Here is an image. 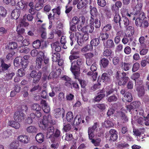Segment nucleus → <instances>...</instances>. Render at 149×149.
<instances>
[{
    "label": "nucleus",
    "mask_w": 149,
    "mask_h": 149,
    "mask_svg": "<svg viewBox=\"0 0 149 149\" xmlns=\"http://www.w3.org/2000/svg\"><path fill=\"white\" fill-rule=\"evenodd\" d=\"M90 21V25L83 27L81 30L84 32L86 33H84L83 36L79 33H77L76 34L77 43L80 46L82 45L84 41L88 39V34L87 32L91 33L94 30V20L92 17H91Z\"/></svg>",
    "instance_id": "nucleus-1"
},
{
    "label": "nucleus",
    "mask_w": 149,
    "mask_h": 149,
    "mask_svg": "<svg viewBox=\"0 0 149 149\" xmlns=\"http://www.w3.org/2000/svg\"><path fill=\"white\" fill-rule=\"evenodd\" d=\"M51 116L48 115L47 116H44L43 118L39 123V127L43 130H46L49 123H52Z\"/></svg>",
    "instance_id": "nucleus-2"
},
{
    "label": "nucleus",
    "mask_w": 149,
    "mask_h": 149,
    "mask_svg": "<svg viewBox=\"0 0 149 149\" xmlns=\"http://www.w3.org/2000/svg\"><path fill=\"white\" fill-rule=\"evenodd\" d=\"M76 62L74 61L72 63L70 70L75 76L76 79H78V76L80 74V68L79 67L76 65Z\"/></svg>",
    "instance_id": "nucleus-3"
},
{
    "label": "nucleus",
    "mask_w": 149,
    "mask_h": 149,
    "mask_svg": "<svg viewBox=\"0 0 149 149\" xmlns=\"http://www.w3.org/2000/svg\"><path fill=\"white\" fill-rule=\"evenodd\" d=\"M41 72H40L37 73L35 71H33L30 74V76L33 78V82L35 83L38 82L40 80L41 76Z\"/></svg>",
    "instance_id": "nucleus-4"
},
{
    "label": "nucleus",
    "mask_w": 149,
    "mask_h": 149,
    "mask_svg": "<svg viewBox=\"0 0 149 149\" xmlns=\"http://www.w3.org/2000/svg\"><path fill=\"white\" fill-rule=\"evenodd\" d=\"M14 118L15 120L19 122H21L24 119L25 115L22 112L18 111L15 113Z\"/></svg>",
    "instance_id": "nucleus-5"
},
{
    "label": "nucleus",
    "mask_w": 149,
    "mask_h": 149,
    "mask_svg": "<svg viewBox=\"0 0 149 149\" xmlns=\"http://www.w3.org/2000/svg\"><path fill=\"white\" fill-rule=\"evenodd\" d=\"M141 103L139 101H135L131 103L130 105L126 106L127 110L130 112H132L134 111V109L136 108L139 107Z\"/></svg>",
    "instance_id": "nucleus-6"
},
{
    "label": "nucleus",
    "mask_w": 149,
    "mask_h": 149,
    "mask_svg": "<svg viewBox=\"0 0 149 149\" xmlns=\"http://www.w3.org/2000/svg\"><path fill=\"white\" fill-rule=\"evenodd\" d=\"M44 57V54L42 52H39L38 57L37 58L36 60V68L39 70L41 68L42 64V57Z\"/></svg>",
    "instance_id": "nucleus-7"
},
{
    "label": "nucleus",
    "mask_w": 149,
    "mask_h": 149,
    "mask_svg": "<svg viewBox=\"0 0 149 149\" xmlns=\"http://www.w3.org/2000/svg\"><path fill=\"white\" fill-rule=\"evenodd\" d=\"M65 111L62 108H57L54 109V114L55 117L56 118L60 117L62 116V118L64 117V113Z\"/></svg>",
    "instance_id": "nucleus-8"
},
{
    "label": "nucleus",
    "mask_w": 149,
    "mask_h": 149,
    "mask_svg": "<svg viewBox=\"0 0 149 149\" xmlns=\"http://www.w3.org/2000/svg\"><path fill=\"white\" fill-rule=\"evenodd\" d=\"M86 22L85 18L84 16H82L79 18L77 24V28L78 30H81L83 28L82 26L84 25Z\"/></svg>",
    "instance_id": "nucleus-9"
},
{
    "label": "nucleus",
    "mask_w": 149,
    "mask_h": 149,
    "mask_svg": "<svg viewBox=\"0 0 149 149\" xmlns=\"http://www.w3.org/2000/svg\"><path fill=\"white\" fill-rule=\"evenodd\" d=\"M18 141L23 143H27L29 142V138L28 136L22 135L19 136L17 138Z\"/></svg>",
    "instance_id": "nucleus-10"
},
{
    "label": "nucleus",
    "mask_w": 149,
    "mask_h": 149,
    "mask_svg": "<svg viewBox=\"0 0 149 149\" xmlns=\"http://www.w3.org/2000/svg\"><path fill=\"white\" fill-rule=\"evenodd\" d=\"M41 104L42 105V108L44 111L46 113H49L50 111V108L45 101L42 100L41 101Z\"/></svg>",
    "instance_id": "nucleus-11"
},
{
    "label": "nucleus",
    "mask_w": 149,
    "mask_h": 149,
    "mask_svg": "<svg viewBox=\"0 0 149 149\" xmlns=\"http://www.w3.org/2000/svg\"><path fill=\"white\" fill-rule=\"evenodd\" d=\"M122 74L123 77L118 82V84L120 86L125 85L129 79L128 77L125 76V73H122Z\"/></svg>",
    "instance_id": "nucleus-12"
},
{
    "label": "nucleus",
    "mask_w": 149,
    "mask_h": 149,
    "mask_svg": "<svg viewBox=\"0 0 149 149\" xmlns=\"http://www.w3.org/2000/svg\"><path fill=\"white\" fill-rule=\"evenodd\" d=\"M51 46L53 50H55L57 52H60L61 50L60 44L58 42H56L52 43Z\"/></svg>",
    "instance_id": "nucleus-13"
},
{
    "label": "nucleus",
    "mask_w": 149,
    "mask_h": 149,
    "mask_svg": "<svg viewBox=\"0 0 149 149\" xmlns=\"http://www.w3.org/2000/svg\"><path fill=\"white\" fill-rule=\"evenodd\" d=\"M104 47L107 48H112L114 47V45L113 41L111 39L107 40L104 42Z\"/></svg>",
    "instance_id": "nucleus-14"
},
{
    "label": "nucleus",
    "mask_w": 149,
    "mask_h": 149,
    "mask_svg": "<svg viewBox=\"0 0 149 149\" xmlns=\"http://www.w3.org/2000/svg\"><path fill=\"white\" fill-rule=\"evenodd\" d=\"M20 14V11L17 9L13 10L11 13V16L13 19H17L19 17Z\"/></svg>",
    "instance_id": "nucleus-15"
},
{
    "label": "nucleus",
    "mask_w": 149,
    "mask_h": 149,
    "mask_svg": "<svg viewBox=\"0 0 149 149\" xmlns=\"http://www.w3.org/2000/svg\"><path fill=\"white\" fill-rule=\"evenodd\" d=\"M8 125L9 126L16 129H18L20 127V125L19 123L14 120L9 121Z\"/></svg>",
    "instance_id": "nucleus-16"
},
{
    "label": "nucleus",
    "mask_w": 149,
    "mask_h": 149,
    "mask_svg": "<svg viewBox=\"0 0 149 149\" xmlns=\"http://www.w3.org/2000/svg\"><path fill=\"white\" fill-rule=\"evenodd\" d=\"M54 128L53 126L49 127L47 130V136L49 138H52L54 135Z\"/></svg>",
    "instance_id": "nucleus-17"
},
{
    "label": "nucleus",
    "mask_w": 149,
    "mask_h": 149,
    "mask_svg": "<svg viewBox=\"0 0 149 149\" xmlns=\"http://www.w3.org/2000/svg\"><path fill=\"white\" fill-rule=\"evenodd\" d=\"M27 132L29 133H36L38 132V128L34 126H30L26 128Z\"/></svg>",
    "instance_id": "nucleus-18"
},
{
    "label": "nucleus",
    "mask_w": 149,
    "mask_h": 149,
    "mask_svg": "<svg viewBox=\"0 0 149 149\" xmlns=\"http://www.w3.org/2000/svg\"><path fill=\"white\" fill-rule=\"evenodd\" d=\"M102 79L103 82L107 83L111 81V79L110 76L106 73H103L102 76Z\"/></svg>",
    "instance_id": "nucleus-19"
},
{
    "label": "nucleus",
    "mask_w": 149,
    "mask_h": 149,
    "mask_svg": "<svg viewBox=\"0 0 149 149\" xmlns=\"http://www.w3.org/2000/svg\"><path fill=\"white\" fill-rule=\"evenodd\" d=\"M35 138L37 142L39 143H42L44 141V135L42 133H39L36 135Z\"/></svg>",
    "instance_id": "nucleus-20"
},
{
    "label": "nucleus",
    "mask_w": 149,
    "mask_h": 149,
    "mask_svg": "<svg viewBox=\"0 0 149 149\" xmlns=\"http://www.w3.org/2000/svg\"><path fill=\"white\" fill-rule=\"evenodd\" d=\"M52 11L54 13L52 17L54 18L57 19L60 14V7H58L56 8L52 9Z\"/></svg>",
    "instance_id": "nucleus-21"
},
{
    "label": "nucleus",
    "mask_w": 149,
    "mask_h": 149,
    "mask_svg": "<svg viewBox=\"0 0 149 149\" xmlns=\"http://www.w3.org/2000/svg\"><path fill=\"white\" fill-rule=\"evenodd\" d=\"M122 3L120 1H117L115 4L113 5L111 7V9L113 10L117 11L118 10L119 8L122 6Z\"/></svg>",
    "instance_id": "nucleus-22"
},
{
    "label": "nucleus",
    "mask_w": 149,
    "mask_h": 149,
    "mask_svg": "<svg viewBox=\"0 0 149 149\" xmlns=\"http://www.w3.org/2000/svg\"><path fill=\"white\" fill-rule=\"evenodd\" d=\"M88 0H81L77 5L78 9H80L85 6L88 3Z\"/></svg>",
    "instance_id": "nucleus-23"
},
{
    "label": "nucleus",
    "mask_w": 149,
    "mask_h": 149,
    "mask_svg": "<svg viewBox=\"0 0 149 149\" xmlns=\"http://www.w3.org/2000/svg\"><path fill=\"white\" fill-rule=\"evenodd\" d=\"M26 16V15H25L23 16V19H21L20 20L19 23V26H23L25 27H27L29 25V23L25 22L26 19H24Z\"/></svg>",
    "instance_id": "nucleus-24"
},
{
    "label": "nucleus",
    "mask_w": 149,
    "mask_h": 149,
    "mask_svg": "<svg viewBox=\"0 0 149 149\" xmlns=\"http://www.w3.org/2000/svg\"><path fill=\"white\" fill-rule=\"evenodd\" d=\"M0 62L1 63V67L4 71L7 70L11 66L10 64H7L4 63L2 58H0Z\"/></svg>",
    "instance_id": "nucleus-25"
},
{
    "label": "nucleus",
    "mask_w": 149,
    "mask_h": 149,
    "mask_svg": "<svg viewBox=\"0 0 149 149\" xmlns=\"http://www.w3.org/2000/svg\"><path fill=\"white\" fill-rule=\"evenodd\" d=\"M137 91H138V95L139 97L142 96L144 94V88L143 86H140L138 87Z\"/></svg>",
    "instance_id": "nucleus-26"
},
{
    "label": "nucleus",
    "mask_w": 149,
    "mask_h": 149,
    "mask_svg": "<svg viewBox=\"0 0 149 149\" xmlns=\"http://www.w3.org/2000/svg\"><path fill=\"white\" fill-rule=\"evenodd\" d=\"M56 139L54 140L53 138L51 139V141L52 142V143L51 144V146L53 149H57L58 146L59 144L58 140Z\"/></svg>",
    "instance_id": "nucleus-27"
},
{
    "label": "nucleus",
    "mask_w": 149,
    "mask_h": 149,
    "mask_svg": "<svg viewBox=\"0 0 149 149\" xmlns=\"http://www.w3.org/2000/svg\"><path fill=\"white\" fill-rule=\"evenodd\" d=\"M73 118L74 115L72 112L69 111L67 113L66 116V118L68 121L71 122L73 120Z\"/></svg>",
    "instance_id": "nucleus-28"
},
{
    "label": "nucleus",
    "mask_w": 149,
    "mask_h": 149,
    "mask_svg": "<svg viewBox=\"0 0 149 149\" xmlns=\"http://www.w3.org/2000/svg\"><path fill=\"white\" fill-rule=\"evenodd\" d=\"M22 60V58L21 57H18L15 58L14 61V65L17 67L19 66L21 64Z\"/></svg>",
    "instance_id": "nucleus-29"
},
{
    "label": "nucleus",
    "mask_w": 149,
    "mask_h": 149,
    "mask_svg": "<svg viewBox=\"0 0 149 149\" xmlns=\"http://www.w3.org/2000/svg\"><path fill=\"white\" fill-rule=\"evenodd\" d=\"M60 54L58 53H54L52 55V60L53 62H56L59 60Z\"/></svg>",
    "instance_id": "nucleus-30"
},
{
    "label": "nucleus",
    "mask_w": 149,
    "mask_h": 149,
    "mask_svg": "<svg viewBox=\"0 0 149 149\" xmlns=\"http://www.w3.org/2000/svg\"><path fill=\"white\" fill-rule=\"evenodd\" d=\"M15 75V73L13 72L7 73L5 75V79L7 81L11 79Z\"/></svg>",
    "instance_id": "nucleus-31"
},
{
    "label": "nucleus",
    "mask_w": 149,
    "mask_h": 149,
    "mask_svg": "<svg viewBox=\"0 0 149 149\" xmlns=\"http://www.w3.org/2000/svg\"><path fill=\"white\" fill-rule=\"evenodd\" d=\"M103 126L106 127H111L113 126V123L110 121L107 120L105 121L104 123L102 124Z\"/></svg>",
    "instance_id": "nucleus-32"
},
{
    "label": "nucleus",
    "mask_w": 149,
    "mask_h": 149,
    "mask_svg": "<svg viewBox=\"0 0 149 149\" xmlns=\"http://www.w3.org/2000/svg\"><path fill=\"white\" fill-rule=\"evenodd\" d=\"M101 63L104 68H105L108 65L109 61L107 59L103 58L101 60Z\"/></svg>",
    "instance_id": "nucleus-33"
},
{
    "label": "nucleus",
    "mask_w": 149,
    "mask_h": 149,
    "mask_svg": "<svg viewBox=\"0 0 149 149\" xmlns=\"http://www.w3.org/2000/svg\"><path fill=\"white\" fill-rule=\"evenodd\" d=\"M124 97L126 101L128 102H131L132 100V97L131 93L129 92H127L125 94Z\"/></svg>",
    "instance_id": "nucleus-34"
},
{
    "label": "nucleus",
    "mask_w": 149,
    "mask_h": 149,
    "mask_svg": "<svg viewBox=\"0 0 149 149\" xmlns=\"http://www.w3.org/2000/svg\"><path fill=\"white\" fill-rule=\"evenodd\" d=\"M81 121V116L80 115H77L75 118L74 123L76 125H78Z\"/></svg>",
    "instance_id": "nucleus-35"
},
{
    "label": "nucleus",
    "mask_w": 149,
    "mask_h": 149,
    "mask_svg": "<svg viewBox=\"0 0 149 149\" xmlns=\"http://www.w3.org/2000/svg\"><path fill=\"white\" fill-rule=\"evenodd\" d=\"M99 43V40L98 38H96L92 40L90 42L91 45L96 46L98 45Z\"/></svg>",
    "instance_id": "nucleus-36"
},
{
    "label": "nucleus",
    "mask_w": 149,
    "mask_h": 149,
    "mask_svg": "<svg viewBox=\"0 0 149 149\" xmlns=\"http://www.w3.org/2000/svg\"><path fill=\"white\" fill-rule=\"evenodd\" d=\"M114 20V21L116 23L118 22L120 26L121 25V20L119 14H116L115 15Z\"/></svg>",
    "instance_id": "nucleus-37"
},
{
    "label": "nucleus",
    "mask_w": 149,
    "mask_h": 149,
    "mask_svg": "<svg viewBox=\"0 0 149 149\" xmlns=\"http://www.w3.org/2000/svg\"><path fill=\"white\" fill-rule=\"evenodd\" d=\"M90 8L91 9L90 11L91 15L93 17L96 16L97 13V9L95 7L92 8V6H90Z\"/></svg>",
    "instance_id": "nucleus-38"
},
{
    "label": "nucleus",
    "mask_w": 149,
    "mask_h": 149,
    "mask_svg": "<svg viewBox=\"0 0 149 149\" xmlns=\"http://www.w3.org/2000/svg\"><path fill=\"white\" fill-rule=\"evenodd\" d=\"M110 11L108 10L107 9H104L103 10V13L102 14L101 13L102 16L101 17L102 18V20H103V17L104 15L107 16V17L109 16L110 15Z\"/></svg>",
    "instance_id": "nucleus-39"
},
{
    "label": "nucleus",
    "mask_w": 149,
    "mask_h": 149,
    "mask_svg": "<svg viewBox=\"0 0 149 149\" xmlns=\"http://www.w3.org/2000/svg\"><path fill=\"white\" fill-rule=\"evenodd\" d=\"M121 58L118 57H115L113 58V63L115 65H118L119 64L121 60Z\"/></svg>",
    "instance_id": "nucleus-40"
},
{
    "label": "nucleus",
    "mask_w": 149,
    "mask_h": 149,
    "mask_svg": "<svg viewBox=\"0 0 149 149\" xmlns=\"http://www.w3.org/2000/svg\"><path fill=\"white\" fill-rule=\"evenodd\" d=\"M122 20H121L122 24H123L125 26H127L129 24V22L128 19L125 17H123Z\"/></svg>",
    "instance_id": "nucleus-41"
},
{
    "label": "nucleus",
    "mask_w": 149,
    "mask_h": 149,
    "mask_svg": "<svg viewBox=\"0 0 149 149\" xmlns=\"http://www.w3.org/2000/svg\"><path fill=\"white\" fill-rule=\"evenodd\" d=\"M137 5H136V8L137 10H141L142 6V4L141 0H136Z\"/></svg>",
    "instance_id": "nucleus-42"
},
{
    "label": "nucleus",
    "mask_w": 149,
    "mask_h": 149,
    "mask_svg": "<svg viewBox=\"0 0 149 149\" xmlns=\"http://www.w3.org/2000/svg\"><path fill=\"white\" fill-rule=\"evenodd\" d=\"M18 5L19 7L21 9H26L27 5L23 1H21L18 3Z\"/></svg>",
    "instance_id": "nucleus-43"
},
{
    "label": "nucleus",
    "mask_w": 149,
    "mask_h": 149,
    "mask_svg": "<svg viewBox=\"0 0 149 149\" xmlns=\"http://www.w3.org/2000/svg\"><path fill=\"white\" fill-rule=\"evenodd\" d=\"M40 41L39 40H37L33 42V46L36 49L38 48L40 46Z\"/></svg>",
    "instance_id": "nucleus-44"
},
{
    "label": "nucleus",
    "mask_w": 149,
    "mask_h": 149,
    "mask_svg": "<svg viewBox=\"0 0 149 149\" xmlns=\"http://www.w3.org/2000/svg\"><path fill=\"white\" fill-rule=\"evenodd\" d=\"M17 47V44L15 42H11L9 43L8 47L11 49H14L16 48Z\"/></svg>",
    "instance_id": "nucleus-45"
},
{
    "label": "nucleus",
    "mask_w": 149,
    "mask_h": 149,
    "mask_svg": "<svg viewBox=\"0 0 149 149\" xmlns=\"http://www.w3.org/2000/svg\"><path fill=\"white\" fill-rule=\"evenodd\" d=\"M101 139L99 138H97L92 140L91 142L95 146H98L100 145L101 141Z\"/></svg>",
    "instance_id": "nucleus-46"
},
{
    "label": "nucleus",
    "mask_w": 149,
    "mask_h": 149,
    "mask_svg": "<svg viewBox=\"0 0 149 149\" xmlns=\"http://www.w3.org/2000/svg\"><path fill=\"white\" fill-rule=\"evenodd\" d=\"M60 134V132L59 130L58 129H56L55 131V132H54V135L53 136V138L54 139H57V140L58 139L56 138L58 137Z\"/></svg>",
    "instance_id": "nucleus-47"
},
{
    "label": "nucleus",
    "mask_w": 149,
    "mask_h": 149,
    "mask_svg": "<svg viewBox=\"0 0 149 149\" xmlns=\"http://www.w3.org/2000/svg\"><path fill=\"white\" fill-rule=\"evenodd\" d=\"M7 14L6 10L3 7L0 6V15L3 17H5Z\"/></svg>",
    "instance_id": "nucleus-48"
},
{
    "label": "nucleus",
    "mask_w": 149,
    "mask_h": 149,
    "mask_svg": "<svg viewBox=\"0 0 149 149\" xmlns=\"http://www.w3.org/2000/svg\"><path fill=\"white\" fill-rule=\"evenodd\" d=\"M32 108L33 109L36 111H40L41 110L40 106L38 104H34L32 105Z\"/></svg>",
    "instance_id": "nucleus-49"
},
{
    "label": "nucleus",
    "mask_w": 149,
    "mask_h": 149,
    "mask_svg": "<svg viewBox=\"0 0 149 149\" xmlns=\"http://www.w3.org/2000/svg\"><path fill=\"white\" fill-rule=\"evenodd\" d=\"M28 87H25L23 88V91L22 92L23 96L24 97H27L29 95V93L28 92Z\"/></svg>",
    "instance_id": "nucleus-50"
},
{
    "label": "nucleus",
    "mask_w": 149,
    "mask_h": 149,
    "mask_svg": "<svg viewBox=\"0 0 149 149\" xmlns=\"http://www.w3.org/2000/svg\"><path fill=\"white\" fill-rule=\"evenodd\" d=\"M21 26H18L17 28V31L19 35H21L23 34L25 32V29L22 28H20Z\"/></svg>",
    "instance_id": "nucleus-51"
},
{
    "label": "nucleus",
    "mask_w": 149,
    "mask_h": 149,
    "mask_svg": "<svg viewBox=\"0 0 149 149\" xmlns=\"http://www.w3.org/2000/svg\"><path fill=\"white\" fill-rule=\"evenodd\" d=\"M3 1L6 4H10L12 6H14L16 4L15 0H3Z\"/></svg>",
    "instance_id": "nucleus-52"
},
{
    "label": "nucleus",
    "mask_w": 149,
    "mask_h": 149,
    "mask_svg": "<svg viewBox=\"0 0 149 149\" xmlns=\"http://www.w3.org/2000/svg\"><path fill=\"white\" fill-rule=\"evenodd\" d=\"M119 113L120 115L121 116V119L123 122L124 123L128 121L127 118L124 113L120 112H119Z\"/></svg>",
    "instance_id": "nucleus-53"
},
{
    "label": "nucleus",
    "mask_w": 149,
    "mask_h": 149,
    "mask_svg": "<svg viewBox=\"0 0 149 149\" xmlns=\"http://www.w3.org/2000/svg\"><path fill=\"white\" fill-rule=\"evenodd\" d=\"M143 20L139 18H137L135 20V23L136 25L138 26L141 27L142 26Z\"/></svg>",
    "instance_id": "nucleus-54"
},
{
    "label": "nucleus",
    "mask_w": 149,
    "mask_h": 149,
    "mask_svg": "<svg viewBox=\"0 0 149 149\" xmlns=\"http://www.w3.org/2000/svg\"><path fill=\"white\" fill-rule=\"evenodd\" d=\"M93 49V47L91 45H88L86 47H84L81 49L82 52H87L89 50H91Z\"/></svg>",
    "instance_id": "nucleus-55"
},
{
    "label": "nucleus",
    "mask_w": 149,
    "mask_h": 149,
    "mask_svg": "<svg viewBox=\"0 0 149 149\" xmlns=\"http://www.w3.org/2000/svg\"><path fill=\"white\" fill-rule=\"evenodd\" d=\"M95 107H97L101 110H103L105 109L106 108V105L103 104H96Z\"/></svg>",
    "instance_id": "nucleus-56"
},
{
    "label": "nucleus",
    "mask_w": 149,
    "mask_h": 149,
    "mask_svg": "<svg viewBox=\"0 0 149 149\" xmlns=\"http://www.w3.org/2000/svg\"><path fill=\"white\" fill-rule=\"evenodd\" d=\"M98 4L101 7H104L106 4L105 0H97Z\"/></svg>",
    "instance_id": "nucleus-57"
},
{
    "label": "nucleus",
    "mask_w": 149,
    "mask_h": 149,
    "mask_svg": "<svg viewBox=\"0 0 149 149\" xmlns=\"http://www.w3.org/2000/svg\"><path fill=\"white\" fill-rule=\"evenodd\" d=\"M79 20V18L76 17H74L72 19L71 22L70 23L73 24L75 25L78 24Z\"/></svg>",
    "instance_id": "nucleus-58"
},
{
    "label": "nucleus",
    "mask_w": 149,
    "mask_h": 149,
    "mask_svg": "<svg viewBox=\"0 0 149 149\" xmlns=\"http://www.w3.org/2000/svg\"><path fill=\"white\" fill-rule=\"evenodd\" d=\"M139 67V64L137 63H135L133 66L132 71L133 72L137 71Z\"/></svg>",
    "instance_id": "nucleus-59"
},
{
    "label": "nucleus",
    "mask_w": 149,
    "mask_h": 149,
    "mask_svg": "<svg viewBox=\"0 0 149 149\" xmlns=\"http://www.w3.org/2000/svg\"><path fill=\"white\" fill-rule=\"evenodd\" d=\"M105 96L104 94H101L97 96L95 98L94 100L97 102L100 101Z\"/></svg>",
    "instance_id": "nucleus-60"
},
{
    "label": "nucleus",
    "mask_w": 149,
    "mask_h": 149,
    "mask_svg": "<svg viewBox=\"0 0 149 149\" xmlns=\"http://www.w3.org/2000/svg\"><path fill=\"white\" fill-rule=\"evenodd\" d=\"M100 37L102 40H104L109 38V35L107 33H102L101 34Z\"/></svg>",
    "instance_id": "nucleus-61"
},
{
    "label": "nucleus",
    "mask_w": 149,
    "mask_h": 149,
    "mask_svg": "<svg viewBox=\"0 0 149 149\" xmlns=\"http://www.w3.org/2000/svg\"><path fill=\"white\" fill-rule=\"evenodd\" d=\"M140 77V74L137 72H136L134 73L131 76V78L135 81L136 80L138 79Z\"/></svg>",
    "instance_id": "nucleus-62"
},
{
    "label": "nucleus",
    "mask_w": 149,
    "mask_h": 149,
    "mask_svg": "<svg viewBox=\"0 0 149 149\" xmlns=\"http://www.w3.org/2000/svg\"><path fill=\"white\" fill-rule=\"evenodd\" d=\"M106 95H109L111 93H112L114 91L113 89L111 88L108 87L106 88Z\"/></svg>",
    "instance_id": "nucleus-63"
},
{
    "label": "nucleus",
    "mask_w": 149,
    "mask_h": 149,
    "mask_svg": "<svg viewBox=\"0 0 149 149\" xmlns=\"http://www.w3.org/2000/svg\"><path fill=\"white\" fill-rule=\"evenodd\" d=\"M71 129V126L70 124H68L65 125H64L63 130L65 132H68Z\"/></svg>",
    "instance_id": "nucleus-64"
}]
</instances>
